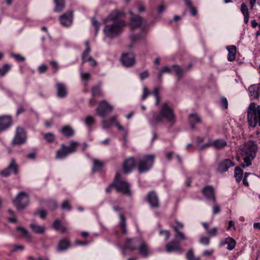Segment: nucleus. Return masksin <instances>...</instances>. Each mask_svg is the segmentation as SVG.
Listing matches in <instances>:
<instances>
[{
    "label": "nucleus",
    "mask_w": 260,
    "mask_h": 260,
    "mask_svg": "<svg viewBox=\"0 0 260 260\" xmlns=\"http://www.w3.org/2000/svg\"><path fill=\"white\" fill-rule=\"evenodd\" d=\"M189 123L192 129L195 128L194 125L201 122V119L199 116L196 113L190 114L188 119Z\"/></svg>",
    "instance_id": "25"
},
{
    "label": "nucleus",
    "mask_w": 260,
    "mask_h": 260,
    "mask_svg": "<svg viewBox=\"0 0 260 260\" xmlns=\"http://www.w3.org/2000/svg\"><path fill=\"white\" fill-rule=\"evenodd\" d=\"M10 56L15 58V60L18 62H23L25 60V57L21 56L20 54H15L14 53H10Z\"/></svg>",
    "instance_id": "46"
},
{
    "label": "nucleus",
    "mask_w": 260,
    "mask_h": 260,
    "mask_svg": "<svg viewBox=\"0 0 260 260\" xmlns=\"http://www.w3.org/2000/svg\"><path fill=\"white\" fill-rule=\"evenodd\" d=\"M92 94L93 96L101 95L100 87L98 86H95L92 88Z\"/></svg>",
    "instance_id": "52"
},
{
    "label": "nucleus",
    "mask_w": 260,
    "mask_h": 260,
    "mask_svg": "<svg viewBox=\"0 0 260 260\" xmlns=\"http://www.w3.org/2000/svg\"><path fill=\"white\" fill-rule=\"evenodd\" d=\"M123 15V13L118 11H113L107 18L104 19V22L108 21L114 22L109 25H106L104 28V33L106 37L113 39L119 35L122 31V28L126 25L125 22L119 19Z\"/></svg>",
    "instance_id": "1"
},
{
    "label": "nucleus",
    "mask_w": 260,
    "mask_h": 260,
    "mask_svg": "<svg viewBox=\"0 0 260 260\" xmlns=\"http://www.w3.org/2000/svg\"><path fill=\"white\" fill-rule=\"evenodd\" d=\"M18 167V165L15 159L14 158H12L7 167L1 171L0 174L4 177H9L11 173L17 175L19 172Z\"/></svg>",
    "instance_id": "8"
},
{
    "label": "nucleus",
    "mask_w": 260,
    "mask_h": 260,
    "mask_svg": "<svg viewBox=\"0 0 260 260\" xmlns=\"http://www.w3.org/2000/svg\"><path fill=\"white\" fill-rule=\"evenodd\" d=\"M249 96L252 100L256 99L259 96V87L258 84H254L248 87Z\"/></svg>",
    "instance_id": "21"
},
{
    "label": "nucleus",
    "mask_w": 260,
    "mask_h": 260,
    "mask_svg": "<svg viewBox=\"0 0 260 260\" xmlns=\"http://www.w3.org/2000/svg\"><path fill=\"white\" fill-rule=\"evenodd\" d=\"M18 108L16 112L17 115H19V114L22 113L23 112H24L25 111V109L23 107V106L21 104H18Z\"/></svg>",
    "instance_id": "63"
},
{
    "label": "nucleus",
    "mask_w": 260,
    "mask_h": 260,
    "mask_svg": "<svg viewBox=\"0 0 260 260\" xmlns=\"http://www.w3.org/2000/svg\"><path fill=\"white\" fill-rule=\"evenodd\" d=\"M64 250H65V238H63L60 240L56 249L58 252H60Z\"/></svg>",
    "instance_id": "48"
},
{
    "label": "nucleus",
    "mask_w": 260,
    "mask_h": 260,
    "mask_svg": "<svg viewBox=\"0 0 260 260\" xmlns=\"http://www.w3.org/2000/svg\"><path fill=\"white\" fill-rule=\"evenodd\" d=\"M12 66L8 63H5L2 68H0V77H4L11 70Z\"/></svg>",
    "instance_id": "35"
},
{
    "label": "nucleus",
    "mask_w": 260,
    "mask_h": 260,
    "mask_svg": "<svg viewBox=\"0 0 260 260\" xmlns=\"http://www.w3.org/2000/svg\"><path fill=\"white\" fill-rule=\"evenodd\" d=\"M65 157V144H61V148L56 152V158L58 159H63Z\"/></svg>",
    "instance_id": "36"
},
{
    "label": "nucleus",
    "mask_w": 260,
    "mask_h": 260,
    "mask_svg": "<svg viewBox=\"0 0 260 260\" xmlns=\"http://www.w3.org/2000/svg\"><path fill=\"white\" fill-rule=\"evenodd\" d=\"M52 226L58 232H64L65 231V228L62 225L59 219H55L53 223Z\"/></svg>",
    "instance_id": "33"
},
{
    "label": "nucleus",
    "mask_w": 260,
    "mask_h": 260,
    "mask_svg": "<svg viewBox=\"0 0 260 260\" xmlns=\"http://www.w3.org/2000/svg\"><path fill=\"white\" fill-rule=\"evenodd\" d=\"M137 166V162L133 157L126 159L123 164V169L125 173H129L132 169Z\"/></svg>",
    "instance_id": "17"
},
{
    "label": "nucleus",
    "mask_w": 260,
    "mask_h": 260,
    "mask_svg": "<svg viewBox=\"0 0 260 260\" xmlns=\"http://www.w3.org/2000/svg\"><path fill=\"white\" fill-rule=\"evenodd\" d=\"M138 241L136 239H126L125 244L122 249V254L124 256L126 255V250L127 249L133 251L136 249Z\"/></svg>",
    "instance_id": "12"
},
{
    "label": "nucleus",
    "mask_w": 260,
    "mask_h": 260,
    "mask_svg": "<svg viewBox=\"0 0 260 260\" xmlns=\"http://www.w3.org/2000/svg\"><path fill=\"white\" fill-rule=\"evenodd\" d=\"M86 48L85 50L83 52L82 55V63H84L87 62V58L89 57L88 55L91 51L90 47L89 46V42L87 41L85 42Z\"/></svg>",
    "instance_id": "30"
},
{
    "label": "nucleus",
    "mask_w": 260,
    "mask_h": 260,
    "mask_svg": "<svg viewBox=\"0 0 260 260\" xmlns=\"http://www.w3.org/2000/svg\"><path fill=\"white\" fill-rule=\"evenodd\" d=\"M113 109V106L104 100L100 103L99 107L96 109V113L99 116L105 118Z\"/></svg>",
    "instance_id": "9"
},
{
    "label": "nucleus",
    "mask_w": 260,
    "mask_h": 260,
    "mask_svg": "<svg viewBox=\"0 0 260 260\" xmlns=\"http://www.w3.org/2000/svg\"><path fill=\"white\" fill-rule=\"evenodd\" d=\"M176 222L177 225L173 227V228L176 232V234H175L176 238L178 239L179 240L187 239V238L184 235V234L183 233L180 232L178 230L179 228H183L184 224L182 223H181L178 221H176Z\"/></svg>",
    "instance_id": "24"
},
{
    "label": "nucleus",
    "mask_w": 260,
    "mask_h": 260,
    "mask_svg": "<svg viewBox=\"0 0 260 260\" xmlns=\"http://www.w3.org/2000/svg\"><path fill=\"white\" fill-rule=\"evenodd\" d=\"M12 124V117L10 116H0V132L9 128Z\"/></svg>",
    "instance_id": "13"
},
{
    "label": "nucleus",
    "mask_w": 260,
    "mask_h": 260,
    "mask_svg": "<svg viewBox=\"0 0 260 260\" xmlns=\"http://www.w3.org/2000/svg\"><path fill=\"white\" fill-rule=\"evenodd\" d=\"M132 17L130 20V27L132 29L140 26L141 24H145L146 21L143 20L142 18L139 16H134L132 12H130Z\"/></svg>",
    "instance_id": "14"
},
{
    "label": "nucleus",
    "mask_w": 260,
    "mask_h": 260,
    "mask_svg": "<svg viewBox=\"0 0 260 260\" xmlns=\"http://www.w3.org/2000/svg\"><path fill=\"white\" fill-rule=\"evenodd\" d=\"M84 123L87 126L90 127L91 125L94 124L95 120L94 118L90 116H88L86 117Z\"/></svg>",
    "instance_id": "45"
},
{
    "label": "nucleus",
    "mask_w": 260,
    "mask_h": 260,
    "mask_svg": "<svg viewBox=\"0 0 260 260\" xmlns=\"http://www.w3.org/2000/svg\"><path fill=\"white\" fill-rule=\"evenodd\" d=\"M172 73V69L171 67H165L163 68L160 72L159 73L158 78L159 80H161L162 78V76L163 73Z\"/></svg>",
    "instance_id": "44"
},
{
    "label": "nucleus",
    "mask_w": 260,
    "mask_h": 260,
    "mask_svg": "<svg viewBox=\"0 0 260 260\" xmlns=\"http://www.w3.org/2000/svg\"><path fill=\"white\" fill-rule=\"evenodd\" d=\"M50 64L52 68L54 69V73L56 72L58 69V65L57 62L54 60H52L50 61Z\"/></svg>",
    "instance_id": "60"
},
{
    "label": "nucleus",
    "mask_w": 260,
    "mask_h": 260,
    "mask_svg": "<svg viewBox=\"0 0 260 260\" xmlns=\"http://www.w3.org/2000/svg\"><path fill=\"white\" fill-rule=\"evenodd\" d=\"M258 149V146L256 141L249 140L243 145L241 151L245 163L242 165L243 168L251 165V161L256 157Z\"/></svg>",
    "instance_id": "3"
},
{
    "label": "nucleus",
    "mask_w": 260,
    "mask_h": 260,
    "mask_svg": "<svg viewBox=\"0 0 260 260\" xmlns=\"http://www.w3.org/2000/svg\"><path fill=\"white\" fill-rule=\"evenodd\" d=\"M120 60L123 66L131 67L135 64V55L132 52L123 53L120 57Z\"/></svg>",
    "instance_id": "10"
},
{
    "label": "nucleus",
    "mask_w": 260,
    "mask_h": 260,
    "mask_svg": "<svg viewBox=\"0 0 260 260\" xmlns=\"http://www.w3.org/2000/svg\"><path fill=\"white\" fill-rule=\"evenodd\" d=\"M47 211L44 209H38L34 213L33 215L35 216H38L42 219H45L47 216Z\"/></svg>",
    "instance_id": "39"
},
{
    "label": "nucleus",
    "mask_w": 260,
    "mask_h": 260,
    "mask_svg": "<svg viewBox=\"0 0 260 260\" xmlns=\"http://www.w3.org/2000/svg\"><path fill=\"white\" fill-rule=\"evenodd\" d=\"M26 140V134L24 129L20 127L16 129V134L13 140V144L20 145L24 143Z\"/></svg>",
    "instance_id": "11"
},
{
    "label": "nucleus",
    "mask_w": 260,
    "mask_h": 260,
    "mask_svg": "<svg viewBox=\"0 0 260 260\" xmlns=\"http://www.w3.org/2000/svg\"><path fill=\"white\" fill-rule=\"evenodd\" d=\"M80 146V144L78 142L71 141L66 146V155L75 152Z\"/></svg>",
    "instance_id": "22"
},
{
    "label": "nucleus",
    "mask_w": 260,
    "mask_h": 260,
    "mask_svg": "<svg viewBox=\"0 0 260 260\" xmlns=\"http://www.w3.org/2000/svg\"><path fill=\"white\" fill-rule=\"evenodd\" d=\"M91 22L93 26L95 27V35L97 34L99 30L100 26L101 25V23L97 21L94 18H92L91 19Z\"/></svg>",
    "instance_id": "56"
},
{
    "label": "nucleus",
    "mask_w": 260,
    "mask_h": 260,
    "mask_svg": "<svg viewBox=\"0 0 260 260\" xmlns=\"http://www.w3.org/2000/svg\"><path fill=\"white\" fill-rule=\"evenodd\" d=\"M57 88V96L60 98H63L65 96V86L63 84L57 83L56 84Z\"/></svg>",
    "instance_id": "28"
},
{
    "label": "nucleus",
    "mask_w": 260,
    "mask_h": 260,
    "mask_svg": "<svg viewBox=\"0 0 260 260\" xmlns=\"http://www.w3.org/2000/svg\"><path fill=\"white\" fill-rule=\"evenodd\" d=\"M30 228L36 234H43L45 233V228L44 226L39 225L34 222L30 223Z\"/></svg>",
    "instance_id": "26"
},
{
    "label": "nucleus",
    "mask_w": 260,
    "mask_h": 260,
    "mask_svg": "<svg viewBox=\"0 0 260 260\" xmlns=\"http://www.w3.org/2000/svg\"><path fill=\"white\" fill-rule=\"evenodd\" d=\"M186 258L188 260H199V258H196L194 256V254L192 250H189L186 254Z\"/></svg>",
    "instance_id": "57"
},
{
    "label": "nucleus",
    "mask_w": 260,
    "mask_h": 260,
    "mask_svg": "<svg viewBox=\"0 0 260 260\" xmlns=\"http://www.w3.org/2000/svg\"><path fill=\"white\" fill-rule=\"evenodd\" d=\"M210 236H214L217 235V230L216 228L214 227L211 230L208 231L207 232Z\"/></svg>",
    "instance_id": "61"
},
{
    "label": "nucleus",
    "mask_w": 260,
    "mask_h": 260,
    "mask_svg": "<svg viewBox=\"0 0 260 260\" xmlns=\"http://www.w3.org/2000/svg\"><path fill=\"white\" fill-rule=\"evenodd\" d=\"M104 166V163L96 159H93V166L92 168V171L93 172L95 171H100L102 167Z\"/></svg>",
    "instance_id": "37"
},
{
    "label": "nucleus",
    "mask_w": 260,
    "mask_h": 260,
    "mask_svg": "<svg viewBox=\"0 0 260 260\" xmlns=\"http://www.w3.org/2000/svg\"><path fill=\"white\" fill-rule=\"evenodd\" d=\"M80 76L82 81L85 83V84H86L87 81L91 78L90 74L89 73L84 72L83 71L80 72Z\"/></svg>",
    "instance_id": "43"
},
{
    "label": "nucleus",
    "mask_w": 260,
    "mask_h": 260,
    "mask_svg": "<svg viewBox=\"0 0 260 260\" xmlns=\"http://www.w3.org/2000/svg\"><path fill=\"white\" fill-rule=\"evenodd\" d=\"M143 93L142 96V100H144L148 96V95L150 94V93L148 91L147 88L146 86L143 87Z\"/></svg>",
    "instance_id": "58"
},
{
    "label": "nucleus",
    "mask_w": 260,
    "mask_h": 260,
    "mask_svg": "<svg viewBox=\"0 0 260 260\" xmlns=\"http://www.w3.org/2000/svg\"><path fill=\"white\" fill-rule=\"evenodd\" d=\"M154 155L149 154L137 162V167L139 173H143L149 171L152 167L154 161Z\"/></svg>",
    "instance_id": "5"
},
{
    "label": "nucleus",
    "mask_w": 260,
    "mask_h": 260,
    "mask_svg": "<svg viewBox=\"0 0 260 260\" xmlns=\"http://www.w3.org/2000/svg\"><path fill=\"white\" fill-rule=\"evenodd\" d=\"M75 135L74 130L69 125H66V137H72Z\"/></svg>",
    "instance_id": "50"
},
{
    "label": "nucleus",
    "mask_w": 260,
    "mask_h": 260,
    "mask_svg": "<svg viewBox=\"0 0 260 260\" xmlns=\"http://www.w3.org/2000/svg\"><path fill=\"white\" fill-rule=\"evenodd\" d=\"M54 2L55 4L54 11L60 12L64 7V0H54Z\"/></svg>",
    "instance_id": "31"
},
{
    "label": "nucleus",
    "mask_w": 260,
    "mask_h": 260,
    "mask_svg": "<svg viewBox=\"0 0 260 260\" xmlns=\"http://www.w3.org/2000/svg\"><path fill=\"white\" fill-rule=\"evenodd\" d=\"M16 230L21 232L22 236L27 239H30L31 236L29 234L28 232L24 228L21 226H17Z\"/></svg>",
    "instance_id": "42"
},
{
    "label": "nucleus",
    "mask_w": 260,
    "mask_h": 260,
    "mask_svg": "<svg viewBox=\"0 0 260 260\" xmlns=\"http://www.w3.org/2000/svg\"><path fill=\"white\" fill-rule=\"evenodd\" d=\"M166 120L170 124L176 122V118L173 109L167 103L162 104L159 113H155L149 120V123L155 126Z\"/></svg>",
    "instance_id": "2"
},
{
    "label": "nucleus",
    "mask_w": 260,
    "mask_h": 260,
    "mask_svg": "<svg viewBox=\"0 0 260 260\" xmlns=\"http://www.w3.org/2000/svg\"><path fill=\"white\" fill-rule=\"evenodd\" d=\"M116 119L117 117L116 116H113L110 118L109 122H110L111 124L112 123H114L119 130H124V128L121 125H120V124L117 121Z\"/></svg>",
    "instance_id": "47"
},
{
    "label": "nucleus",
    "mask_w": 260,
    "mask_h": 260,
    "mask_svg": "<svg viewBox=\"0 0 260 260\" xmlns=\"http://www.w3.org/2000/svg\"><path fill=\"white\" fill-rule=\"evenodd\" d=\"M120 175L117 173L115 176L114 186L118 192H121L127 196H131L129 185L127 182L120 181Z\"/></svg>",
    "instance_id": "6"
},
{
    "label": "nucleus",
    "mask_w": 260,
    "mask_h": 260,
    "mask_svg": "<svg viewBox=\"0 0 260 260\" xmlns=\"http://www.w3.org/2000/svg\"><path fill=\"white\" fill-rule=\"evenodd\" d=\"M139 253L144 257L148 255V248L146 243L142 242L138 248Z\"/></svg>",
    "instance_id": "29"
},
{
    "label": "nucleus",
    "mask_w": 260,
    "mask_h": 260,
    "mask_svg": "<svg viewBox=\"0 0 260 260\" xmlns=\"http://www.w3.org/2000/svg\"><path fill=\"white\" fill-rule=\"evenodd\" d=\"M225 244L228 245L227 249L229 250H233L236 245V241L231 237L226 238L224 240Z\"/></svg>",
    "instance_id": "32"
},
{
    "label": "nucleus",
    "mask_w": 260,
    "mask_h": 260,
    "mask_svg": "<svg viewBox=\"0 0 260 260\" xmlns=\"http://www.w3.org/2000/svg\"><path fill=\"white\" fill-rule=\"evenodd\" d=\"M48 67L45 64H42L38 68V72L40 74L45 73L48 70Z\"/></svg>",
    "instance_id": "53"
},
{
    "label": "nucleus",
    "mask_w": 260,
    "mask_h": 260,
    "mask_svg": "<svg viewBox=\"0 0 260 260\" xmlns=\"http://www.w3.org/2000/svg\"><path fill=\"white\" fill-rule=\"evenodd\" d=\"M159 233L160 235L164 236L165 237V241L168 240V239L170 236V232L167 230H159Z\"/></svg>",
    "instance_id": "55"
},
{
    "label": "nucleus",
    "mask_w": 260,
    "mask_h": 260,
    "mask_svg": "<svg viewBox=\"0 0 260 260\" xmlns=\"http://www.w3.org/2000/svg\"><path fill=\"white\" fill-rule=\"evenodd\" d=\"M204 138L203 137H198L197 138V146L200 150H203L209 147V145H207L208 142L203 144Z\"/></svg>",
    "instance_id": "38"
},
{
    "label": "nucleus",
    "mask_w": 260,
    "mask_h": 260,
    "mask_svg": "<svg viewBox=\"0 0 260 260\" xmlns=\"http://www.w3.org/2000/svg\"><path fill=\"white\" fill-rule=\"evenodd\" d=\"M247 120L249 125L255 127L258 122L260 126V106H256L254 103H251L247 109Z\"/></svg>",
    "instance_id": "4"
},
{
    "label": "nucleus",
    "mask_w": 260,
    "mask_h": 260,
    "mask_svg": "<svg viewBox=\"0 0 260 260\" xmlns=\"http://www.w3.org/2000/svg\"><path fill=\"white\" fill-rule=\"evenodd\" d=\"M147 201L152 208H157L159 206L158 197L154 191H150L147 195Z\"/></svg>",
    "instance_id": "16"
},
{
    "label": "nucleus",
    "mask_w": 260,
    "mask_h": 260,
    "mask_svg": "<svg viewBox=\"0 0 260 260\" xmlns=\"http://www.w3.org/2000/svg\"><path fill=\"white\" fill-rule=\"evenodd\" d=\"M44 138L48 142H52L54 140V135L52 133H48L44 135Z\"/></svg>",
    "instance_id": "51"
},
{
    "label": "nucleus",
    "mask_w": 260,
    "mask_h": 260,
    "mask_svg": "<svg viewBox=\"0 0 260 260\" xmlns=\"http://www.w3.org/2000/svg\"><path fill=\"white\" fill-rule=\"evenodd\" d=\"M73 21V11H70L66 13V27L71 25Z\"/></svg>",
    "instance_id": "40"
},
{
    "label": "nucleus",
    "mask_w": 260,
    "mask_h": 260,
    "mask_svg": "<svg viewBox=\"0 0 260 260\" xmlns=\"http://www.w3.org/2000/svg\"><path fill=\"white\" fill-rule=\"evenodd\" d=\"M166 250L167 252L170 253L172 251H176L177 252H181L182 249L180 246L179 242L176 240H173L166 245Z\"/></svg>",
    "instance_id": "18"
},
{
    "label": "nucleus",
    "mask_w": 260,
    "mask_h": 260,
    "mask_svg": "<svg viewBox=\"0 0 260 260\" xmlns=\"http://www.w3.org/2000/svg\"><path fill=\"white\" fill-rule=\"evenodd\" d=\"M227 145L226 142L223 139H216L213 142H209L207 145L213 146L214 148L219 149L224 147Z\"/></svg>",
    "instance_id": "23"
},
{
    "label": "nucleus",
    "mask_w": 260,
    "mask_h": 260,
    "mask_svg": "<svg viewBox=\"0 0 260 260\" xmlns=\"http://www.w3.org/2000/svg\"><path fill=\"white\" fill-rule=\"evenodd\" d=\"M229 52L228 55V59L229 61H233L236 57V47L234 45H230L226 47Z\"/></svg>",
    "instance_id": "27"
},
{
    "label": "nucleus",
    "mask_w": 260,
    "mask_h": 260,
    "mask_svg": "<svg viewBox=\"0 0 260 260\" xmlns=\"http://www.w3.org/2000/svg\"><path fill=\"white\" fill-rule=\"evenodd\" d=\"M243 172L242 170L238 167H236L235 168L234 177H235L237 182H240L243 177Z\"/></svg>",
    "instance_id": "34"
},
{
    "label": "nucleus",
    "mask_w": 260,
    "mask_h": 260,
    "mask_svg": "<svg viewBox=\"0 0 260 260\" xmlns=\"http://www.w3.org/2000/svg\"><path fill=\"white\" fill-rule=\"evenodd\" d=\"M202 192L208 200H212L215 202L214 191L212 186H207L204 187L202 190Z\"/></svg>",
    "instance_id": "20"
},
{
    "label": "nucleus",
    "mask_w": 260,
    "mask_h": 260,
    "mask_svg": "<svg viewBox=\"0 0 260 260\" xmlns=\"http://www.w3.org/2000/svg\"><path fill=\"white\" fill-rule=\"evenodd\" d=\"M234 166V164L229 159H225L221 161L218 168V171L220 173H224L228 171V169Z\"/></svg>",
    "instance_id": "19"
},
{
    "label": "nucleus",
    "mask_w": 260,
    "mask_h": 260,
    "mask_svg": "<svg viewBox=\"0 0 260 260\" xmlns=\"http://www.w3.org/2000/svg\"><path fill=\"white\" fill-rule=\"evenodd\" d=\"M172 72H174L176 75L181 78L183 75V70L178 66L174 65L172 66Z\"/></svg>",
    "instance_id": "41"
},
{
    "label": "nucleus",
    "mask_w": 260,
    "mask_h": 260,
    "mask_svg": "<svg viewBox=\"0 0 260 260\" xmlns=\"http://www.w3.org/2000/svg\"><path fill=\"white\" fill-rule=\"evenodd\" d=\"M240 10L243 16L249 15V11L247 5L243 3L241 5Z\"/></svg>",
    "instance_id": "49"
},
{
    "label": "nucleus",
    "mask_w": 260,
    "mask_h": 260,
    "mask_svg": "<svg viewBox=\"0 0 260 260\" xmlns=\"http://www.w3.org/2000/svg\"><path fill=\"white\" fill-rule=\"evenodd\" d=\"M149 76V73L148 71H145L142 72L140 75V77L141 80H143L147 78Z\"/></svg>",
    "instance_id": "64"
},
{
    "label": "nucleus",
    "mask_w": 260,
    "mask_h": 260,
    "mask_svg": "<svg viewBox=\"0 0 260 260\" xmlns=\"http://www.w3.org/2000/svg\"><path fill=\"white\" fill-rule=\"evenodd\" d=\"M18 210L24 209L28 204L29 197L24 192H20L13 201Z\"/></svg>",
    "instance_id": "7"
},
{
    "label": "nucleus",
    "mask_w": 260,
    "mask_h": 260,
    "mask_svg": "<svg viewBox=\"0 0 260 260\" xmlns=\"http://www.w3.org/2000/svg\"><path fill=\"white\" fill-rule=\"evenodd\" d=\"M201 244L204 245H208L210 243L209 238L206 236H202L199 239Z\"/></svg>",
    "instance_id": "54"
},
{
    "label": "nucleus",
    "mask_w": 260,
    "mask_h": 260,
    "mask_svg": "<svg viewBox=\"0 0 260 260\" xmlns=\"http://www.w3.org/2000/svg\"><path fill=\"white\" fill-rule=\"evenodd\" d=\"M24 249V247L23 245H15L13 249L11 250V252H14L16 251L20 250L23 251Z\"/></svg>",
    "instance_id": "62"
},
{
    "label": "nucleus",
    "mask_w": 260,
    "mask_h": 260,
    "mask_svg": "<svg viewBox=\"0 0 260 260\" xmlns=\"http://www.w3.org/2000/svg\"><path fill=\"white\" fill-rule=\"evenodd\" d=\"M113 209L115 211L119 213V217H120L119 224H120L122 234L125 235L127 233V230H126V228L125 218L121 212L122 209L120 207H117V206H113Z\"/></svg>",
    "instance_id": "15"
},
{
    "label": "nucleus",
    "mask_w": 260,
    "mask_h": 260,
    "mask_svg": "<svg viewBox=\"0 0 260 260\" xmlns=\"http://www.w3.org/2000/svg\"><path fill=\"white\" fill-rule=\"evenodd\" d=\"M220 102L222 106L225 108L228 109V102L226 98L221 97L220 99Z\"/></svg>",
    "instance_id": "59"
}]
</instances>
